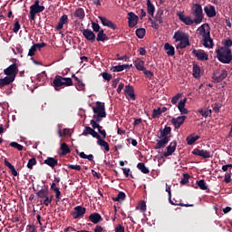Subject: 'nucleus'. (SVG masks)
<instances>
[{"label": "nucleus", "instance_id": "603ef678", "mask_svg": "<svg viewBox=\"0 0 232 232\" xmlns=\"http://www.w3.org/2000/svg\"><path fill=\"white\" fill-rule=\"evenodd\" d=\"M79 157L81 159H87V160H93V154L86 155L84 152H80Z\"/></svg>", "mask_w": 232, "mask_h": 232}, {"label": "nucleus", "instance_id": "a211bd4d", "mask_svg": "<svg viewBox=\"0 0 232 232\" xmlns=\"http://www.w3.org/2000/svg\"><path fill=\"white\" fill-rule=\"evenodd\" d=\"M34 191H36V196L38 197V198H40V200L50 195V190L48 189V186L46 185H44L42 189L38 190L34 188Z\"/></svg>", "mask_w": 232, "mask_h": 232}, {"label": "nucleus", "instance_id": "a19ab883", "mask_svg": "<svg viewBox=\"0 0 232 232\" xmlns=\"http://www.w3.org/2000/svg\"><path fill=\"white\" fill-rule=\"evenodd\" d=\"M60 150L63 155H68V153H71L72 151L66 143H62Z\"/></svg>", "mask_w": 232, "mask_h": 232}, {"label": "nucleus", "instance_id": "2f4dec72", "mask_svg": "<svg viewBox=\"0 0 232 232\" xmlns=\"http://www.w3.org/2000/svg\"><path fill=\"white\" fill-rule=\"evenodd\" d=\"M97 144L98 146H101V148H103L105 151H110V144H108V141L102 140L100 136V138H97Z\"/></svg>", "mask_w": 232, "mask_h": 232}, {"label": "nucleus", "instance_id": "37998d69", "mask_svg": "<svg viewBox=\"0 0 232 232\" xmlns=\"http://www.w3.org/2000/svg\"><path fill=\"white\" fill-rule=\"evenodd\" d=\"M196 184L199 187V189H202V191H206V189H208V185L206 184V181L204 179L196 181Z\"/></svg>", "mask_w": 232, "mask_h": 232}, {"label": "nucleus", "instance_id": "4be33fe9", "mask_svg": "<svg viewBox=\"0 0 232 232\" xmlns=\"http://www.w3.org/2000/svg\"><path fill=\"white\" fill-rule=\"evenodd\" d=\"M187 117L186 116H179L178 118H172L171 123L175 126L177 130L180 128L181 125L184 124V121H186Z\"/></svg>", "mask_w": 232, "mask_h": 232}, {"label": "nucleus", "instance_id": "dca6fc26", "mask_svg": "<svg viewBox=\"0 0 232 232\" xmlns=\"http://www.w3.org/2000/svg\"><path fill=\"white\" fill-rule=\"evenodd\" d=\"M82 135L84 137H88V135H92V137H93V139H101V135L98 134L97 131H95L92 127L90 126H85L83 131H82Z\"/></svg>", "mask_w": 232, "mask_h": 232}, {"label": "nucleus", "instance_id": "13d9d810", "mask_svg": "<svg viewBox=\"0 0 232 232\" xmlns=\"http://www.w3.org/2000/svg\"><path fill=\"white\" fill-rule=\"evenodd\" d=\"M220 108H222L221 103L216 102V103L212 104V109L214 110V111L216 113H218L220 111Z\"/></svg>", "mask_w": 232, "mask_h": 232}, {"label": "nucleus", "instance_id": "bb28decb", "mask_svg": "<svg viewBox=\"0 0 232 232\" xmlns=\"http://www.w3.org/2000/svg\"><path fill=\"white\" fill-rule=\"evenodd\" d=\"M160 139H169V133H171V127L165 126L164 129H160Z\"/></svg>", "mask_w": 232, "mask_h": 232}, {"label": "nucleus", "instance_id": "9d476101", "mask_svg": "<svg viewBox=\"0 0 232 232\" xmlns=\"http://www.w3.org/2000/svg\"><path fill=\"white\" fill-rule=\"evenodd\" d=\"M92 111L94 115H105L106 116V108L104 103L101 102H96V107H92Z\"/></svg>", "mask_w": 232, "mask_h": 232}, {"label": "nucleus", "instance_id": "58836bf2", "mask_svg": "<svg viewBox=\"0 0 232 232\" xmlns=\"http://www.w3.org/2000/svg\"><path fill=\"white\" fill-rule=\"evenodd\" d=\"M113 202H122L126 200V193L121 191L118 193L117 197L112 198Z\"/></svg>", "mask_w": 232, "mask_h": 232}, {"label": "nucleus", "instance_id": "f257e3e1", "mask_svg": "<svg viewBox=\"0 0 232 232\" xmlns=\"http://www.w3.org/2000/svg\"><path fill=\"white\" fill-rule=\"evenodd\" d=\"M198 32H199V35L203 38V46L205 48H213V39H211V32L209 31V24H203L201 26L198 28Z\"/></svg>", "mask_w": 232, "mask_h": 232}, {"label": "nucleus", "instance_id": "052dcab7", "mask_svg": "<svg viewBox=\"0 0 232 232\" xmlns=\"http://www.w3.org/2000/svg\"><path fill=\"white\" fill-rule=\"evenodd\" d=\"M92 26L93 32L99 33L101 31V25H99L97 23L92 22Z\"/></svg>", "mask_w": 232, "mask_h": 232}, {"label": "nucleus", "instance_id": "5701e85b", "mask_svg": "<svg viewBox=\"0 0 232 232\" xmlns=\"http://www.w3.org/2000/svg\"><path fill=\"white\" fill-rule=\"evenodd\" d=\"M226 77H227V71L222 70L219 75L213 74L212 79L216 82H222Z\"/></svg>", "mask_w": 232, "mask_h": 232}, {"label": "nucleus", "instance_id": "4c0bfd02", "mask_svg": "<svg viewBox=\"0 0 232 232\" xmlns=\"http://www.w3.org/2000/svg\"><path fill=\"white\" fill-rule=\"evenodd\" d=\"M198 139H200V136L197 135V136H188L186 140H187V144L188 146H193L194 142H197V140H198Z\"/></svg>", "mask_w": 232, "mask_h": 232}, {"label": "nucleus", "instance_id": "864d4df0", "mask_svg": "<svg viewBox=\"0 0 232 232\" xmlns=\"http://www.w3.org/2000/svg\"><path fill=\"white\" fill-rule=\"evenodd\" d=\"M35 52H37V46L35 44L32 45L28 52L29 57H34L35 55Z\"/></svg>", "mask_w": 232, "mask_h": 232}, {"label": "nucleus", "instance_id": "774afa93", "mask_svg": "<svg viewBox=\"0 0 232 232\" xmlns=\"http://www.w3.org/2000/svg\"><path fill=\"white\" fill-rule=\"evenodd\" d=\"M114 231H115V232H124L125 229H124V227H122V225L118 224V225L115 227Z\"/></svg>", "mask_w": 232, "mask_h": 232}, {"label": "nucleus", "instance_id": "a18cd8bd", "mask_svg": "<svg viewBox=\"0 0 232 232\" xmlns=\"http://www.w3.org/2000/svg\"><path fill=\"white\" fill-rule=\"evenodd\" d=\"M187 46H189V38L179 42L178 44V48H180L181 50H184Z\"/></svg>", "mask_w": 232, "mask_h": 232}, {"label": "nucleus", "instance_id": "49530a36", "mask_svg": "<svg viewBox=\"0 0 232 232\" xmlns=\"http://www.w3.org/2000/svg\"><path fill=\"white\" fill-rule=\"evenodd\" d=\"M37 164V160L35 158H32L28 160L27 168L28 169H34V166Z\"/></svg>", "mask_w": 232, "mask_h": 232}, {"label": "nucleus", "instance_id": "1a4fd4ad", "mask_svg": "<svg viewBox=\"0 0 232 232\" xmlns=\"http://www.w3.org/2000/svg\"><path fill=\"white\" fill-rule=\"evenodd\" d=\"M124 93L128 101H135L137 99L135 96V89L130 84L125 86Z\"/></svg>", "mask_w": 232, "mask_h": 232}, {"label": "nucleus", "instance_id": "a878e982", "mask_svg": "<svg viewBox=\"0 0 232 232\" xmlns=\"http://www.w3.org/2000/svg\"><path fill=\"white\" fill-rule=\"evenodd\" d=\"M44 164H46L53 169V168L59 164V160L55 158L48 157L45 160H44Z\"/></svg>", "mask_w": 232, "mask_h": 232}, {"label": "nucleus", "instance_id": "4468645a", "mask_svg": "<svg viewBox=\"0 0 232 232\" xmlns=\"http://www.w3.org/2000/svg\"><path fill=\"white\" fill-rule=\"evenodd\" d=\"M179 21H181V23H184V24H186L187 26H191V24H193L195 23V19H191V16H186L184 15V13H178L177 14Z\"/></svg>", "mask_w": 232, "mask_h": 232}, {"label": "nucleus", "instance_id": "f704fd0d", "mask_svg": "<svg viewBox=\"0 0 232 232\" xmlns=\"http://www.w3.org/2000/svg\"><path fill=\"white\" fill-rule=\"evenodd\" d=\"M86 14L84 13V9L79 7L75 10L74 12V17H77L78 19H80V21H82V19H84Z\"/></svg>", "mask_w": 232, "mask_h": 232}, {"label": "nucleus", "instance_id": "f8f14e48", "mask_svg": "<svg viewBox=\"0 0 232 232\" xmlns=\"http://www.w3.org/2000/svg\"><path fill=\"white\" fill-rule=\"evenodd\" d=\"M192 155H197L198 157H202V159H211V152L209 150L194 149L192 150Z\"/></svg>", "mask_w": 232, "mask_h": 232}, {"label": "nucleus", "instance_id": "aec40b11", "mask_svg": "<svg viewBox=\"0 0 232 232\" xmlns=\"http://www.w3.org/2000/svg\"><path fill=\"white\" fill-rule=\"evenodd\" d=\"M161 140H156L157 144L154 146V150H164L166 145L169 142V138H160Z\"/></svg>", "mask_w": 232, "mask_h": 232}, {"label": "nucleus", "instance_id": "423d86ee", "mask_svg": "<svg viewBox=\"0 0 232 232\" xmlns=\"http://www.w3.org/2000/svg\"><path fill=\"white\" fill-rule=\"evenodd\" d=\"M17 73H19V65H17L16 62L4 70V74L14 80L17 77Z\"/></svg>", "mask_w": 232, "mask_h": 232}, {"label": "nucleus", "instance_id": "473e14b6", "mask_svg": "<svg viewBox=\"0 0 232 232\" xmlns=\"http://www.w3.org/2000/svg\"><path fill=\"white\" fill-rule=\"evenodd\" d=\"M164 9H158L157 14L155 15V19L159 24H162L164 23Z\"/></svg>", "mask_w": 232, "mask_h": 232}, {"label": "nucleus", "instance_id": "e433bc0d", "mask_svg": "<svg viewBox=\"0 0 232 232\" xmlns=\"http://www.w3.org/2000/svg\"><path fill=\"white\" fill-rule=\"evenodd\" d=\"M137 168L141 171V173H144V175H148L150 173V169H148L143 162L138 163Z\"/></svg>", "mask_w": 232, "mask_h": 232}, {"label": "nucleus", "instance_id": "b1692460", "mask_svg": "<svg viewBox=\"0 0 232 232\" xmlns=\"http://www.w3.org/2000/svg\"><path fill=\"white\" fill-rule=\"evenodd\" d=\"M64 24H68V16L63 14L60 17L58 24L55 26L56 30H63Z\"/></svg>", "mask_w": 232, "mask_h": 232}, {"label": "nucleus", "instance_id": "69168bd1", "mask_svg": "<svg viewBox=\"0 0 232 232\" xmlns=\"http://www.w3.org/2000/svg\"><path fill=\"white\" fill-rule=\"evenodd\" d=\"M102 77L104 79V81H108V82L111 81V74L108 72H102Z\"/></svg>", "mask_w": 232, "mask_h": 232}, {"label": "nucleus", "instance_id": "f03ea898", "mask_svg": "<svg viewBox=\"0 0 232 232\" xmlns=\"http://www.w3.org/2000/svg\"><path fill=\"white\" fill-rule=\"evenodd\" d=\"M66 86H73V80L72 78H65L61 75H56L53 81V87L56 92H60L61 88Z\"/></svg>", "mask_w": 232, "mask_h": 232}, {"label": "nucleus", "instance_id": "6ab92c4d", "mask_svg": "<svg viewBox=\"0 0 232 232\" xmlns=\"http://www.w3.org/2000/svg\"><path fill=\"white\" fill-rule=\"evenodd\" d=\"M128 15L129 27L133 28L134 26H137V23H139V16H137L133 12H130Z\"/></svg>", "mask_w": 232, "mask_h": 232}, {"label": "nucleus", "instance_id": "c03bdc74", "mask_svg": "<svg viewBox=\"0 0 232 232\" xmlns=\"http://www.w3.org/2000/svg\"><path fill=\"white\" fill-rule=\"evenodd\" d=\"M41 204H44V206H50V204H52V198H50V196H45V198H43L40 200Z\"/></svg>", "mask_w": 232, "mask_h": 232}, {"label": "nucleus", "instance_id": "7c9ffc66", "mask_svg": "<svg viewBox=\"0 0 232 232\" xmlns=\"http://www.w3.org/2000/svg\"><path fill=\"white\" fill-rule=\"evenodd\" d=\"M164 50L169 57H173V55H175V47H173V45L165 44Z\"/></svg>", "mask_w": 232, "mask_h": 232}, {"label": "nucleus", "instance_id": "09e8293b", "mask_svg": "<svg viewBox=\"0 0 232 232\" xmlns=\"http://www.w3.org/2000/svg\"><path fill=\"white\" fill-rule=\"evenodd\" d=\"M11 148H15L16 150H18V151H23V150H24V147L15 141H12L10 143Z\"/></svg>", "mask_w": 232, "mask_h": 232}, {"label": "nucleus", "instance_id": "bf43d9fd", "mask_svg": "<svg viewBox=\"0 0 232 232\" xmlns=\"http://www.w3.org/2000/svg\"><path fill=\"white\" fill-rule=\"evenodd\" d=\"M160 115H162L160 112V108L154 109L152 111V119H157V117H159Z\"/></svg>", "mask_w": 232, "mask_h": 232}, {"label": "nucleus", "instance_id": "4d7b16f0", "mask_svg": "<svg viewBox=\"0 0 232 232\" xmlns=\"http://www.w3.org/2000/svg\"><path fill=\"white\" fill-rule=\"evenodd\" d=\"M137 209H140V211L144 213L146 211V201H140L137 207Z\"/></svg>", "mask_w": 232, "mask_h": 232}, {"label": "nucleus", "instance_id": "de8ad7c7", "mask_svg": "<svg viewBox=\"0 0 232 232\" xmlns=\"http://www.w3.org/2000/svg\"><path fill=\"white\" fill-rule=\"evenodd\" d=\"M189 178H190L189 174L184 173L183 179L180 180L181 186H186V184L189 182Z\"/></svg>", "mask_w": 232, "mask_h": 232}, {"label": "nucleus", "instance_id": "9b49d317", "mask_svg": "<svg viewBox=\"0 0 232 232\" xmlns=\"http://www.w3.org/2000/svg\"><path fill=\"white\" fill-rule=\"evenodd\" d=\"M177 150V140H173L169 143V145L167 147V151L163 152V156L161 159H164V157H170V155H173L175 153V150Z\"/></svg>", "mask_w": 232, "mask_h": 232}, {"label": "nucleus", "instance_id": "0e129e2a", "mask_svg": "<svg viewBox=\"0 0 232 232\" xmlns=\"http://www.w3.org/2000/svg\"><path fill=\"white\" fill-rule=\"evenodd\" d=\"M111 70L112 72H123L124 67L122 65H116V66H112Z\"/></svg>", "mask_w": 232, "mask_h": 232}, {"label": "nucleus", "instance_id": "cd10ccee", "mask_svg": "<svg viewBox=\"0 0 232 232\" xmlns=\"http://www.w3.org/2000/svg\"><path fill=\"white\" fill-rule=\"evenodd\" d=\"M96 41L98 43H104V41H110V38H108V35L104 34V29H101L97 34Z\"/></svg>", "mask_w": 232, "mask_h": 232}, {"label": "nucleus", "instance_id": "72a5a7b5", "mask_svg": "<svg viewBox=\"0 0 232 232\" xmlns=\"http://www.w3.org/2000/svg\"><path fill=\"white\" fill-rule=\"evenodd\" d=\"M134 65L136 66V70H138L139 72L146 71V67H144V61H142L140 59H137L134 62Z\"/></svg>", "mask_w": 232, "mask_h": 232}, {"label": "nucleus", "instance_id": "20e7f679", "mask_svg": "<svg viewBox=\"0 0 232 232\" xmlns=\"http://www.w3.org/2000/svg\"><path fill=\"white\" fill-rule=\"evenodd\" d=\"M39 3V0H35L34 5L30 6L29 20L31 23L35 21V15H37V14H41L45 10L44 5H40Z\"/></svg>", "mask_w": 232, "mask_h": 232}, {"label": "nucleus", "instance_id": "f3484780", "mask_svg": "<svg viewBox=\"0 0 232 232\" xmlns=\"http://www.w3.org/2000/svg\"><path fill=\"white\" fill-rule=\"evenodd\" d=\"M98 18L100 19L103 26H106L107 28H111V30H117V25L114 24L113 22H111L108 18L104 16H98Z\"/></svg>", "mask_w": 232, "mask_h": 232}, {"label": "nucleus", "instance_id": "8fccbe9b", "mask_svg": "<svg viewBox=\"0 0 232 232\" xmlns=\"http://www.w3.org/2000/svg\"><path fill=\"white\" fill-rule=\"evenodd\" d=\"M198 113H200V115L205 118L211 117V110H199Z\"/></svg>", "mask_w": 232, "mask_h": 232}, {"label": "nucleus", "instance_id": "c9c22d12", "mask_svg": "<svg viewBox=\"0 0 232 232\" xmlns=\"http://www.w3.org/2000/svg\"><path fill=\"white\" fill-rule=\"evenodd\" d=\"M147 12L149 15H154L155 14V5L151 4V0H147Z\"/></svg>", "mask_w": 232, "mask_h": 232}, {"label": "nucleus", "instance_id": "338daca9", "mask_svg": "<svg viewBox=\"0 0 232 232\" xmlns=\"http://www.w3.org/2000/svg\"><path fill=\"white\" fill-rule=\"evenodd\" d=\"M143 73H144V75L148 78V79H151L152 77H153V72H151V71H149V70H146L145 69V71H143Z\"/></svg>", "mask_w": 232, "mask_h": 232}, {"label": "nucleus", "instance_id": "680f3d73", "mask_svg": "<svg viewBox=\"0 0 232 232\" xmlns=\"http://www.w3.org/2000/svg\"><path fill=\"white\" fill-rule=\"evenodd\" d=\"M224 46L223 48H231L232 46V40L231 39H226L225 42L223 43Z\"/></svg>", "mask_w": 232, "mask_h": 232}, {"label": "nucleus", "instance_id": "0eeeda50", "mask_svg": "<svg viewBox=\"0 0 232 232\" xmlns=\"http://www.w3.org/2000/svg\"><path fill=\"white\" fill-rule=\"evenodd\" d=\"M85 214H86V208L82 206L75 207L74 210L71 212V215L74 219L81 218V217H83Z\"/></svg>", "mask_w": 232, "mask_h": 232}, {"label": "nucleus", "instance_id": "3c124183", "mask_svg": "<svg viewBox=\"0 0 232 232\" xmlns=\"http://www.w3.org/2000/svg\"><path fill=\"white\" fill-rule=\"evenodd\" d=\"M92 119H94V122H97L99 124V122H101L102 119H106V115L94 114L92 116Z\"/></svg>", "mask_w": 232, "mask_h": 232}, {"label": "nucleus", "instance_id": "e2e57ef3", "mask_svg": "<svg viewBox=\"0 0 232 232\" xmlns=\"http://www.w3.org/2000/svg\"><path fill=\"white\" fill-rule=\"evenodd\" d=\"M182 96V94L178 93L177 95H175L172 99H171V103L172 104H177V102H179V100L180 99V97Z\"/></svg>", "mask_w": 232, "mask_h": 232}, {"label": "nucleus", "instance_id": "ddd939ff", "mask_svg": "<svg viewBox=\"0 0 232 232\" xmlns=\"http://www.w3.org/2000/svg\"><path fill=\"white\" fill-rule=\"evenodd\" d=\"M82 34L87 41H89L90 43H95L96 36H95V33H93V31H92L90 29H83V30H82Z\"/></svg>", "mask_w": 232, "mask_h": 232}, {"label": "nucleus", "instance_id": "393cba45", "mask_svg": "<svg viewBox=\"0 0 232 232\" xmlns=\"http://www.w3.org/2000/svg\"><path fill=\"white\" fill-rule=\"evenodd\" d=\"M89 220H91L92 224H99V222H102V217L101 214L94 212L89 216Z\"/></svg>", "mask_w": 232, "mask_h": 232}, {"label": "nucleus", "instance_id": "ea45409f", "mask_svg": "<svg viewBox=\"0 0 232 232\" xmlns=\"http://www.w3.org/2000/svg\"><path fill=\"white\" fill-rule=\"evenodd\" d=\"M193 77L195 79H198V77H200V66H198V64L197 63H193Z\"/></svg>", "mask_w": 232, "mask_h": 232}, {"label": "nucleus", "instance_id": "2eb2a0df", "mask_svg": "<svg viewBox=\"0 0 232 232\" xmlns=\"http://www.w3.org/2000/svg\"><path fill=\"white\" fill-rule=\"evenodd\" d=\"M173 39H175L176 43H180L182 41H186L189 39V35L180 30L175 32Z\"/></svg>", "mask_w": 232, "mask_h": 232}, {"label": "nucleus", "instance_id": "6e6d98bb", "mask_svg": "<svg viewBox=\"0 0 232 232\" xmlns=\"http://www.w3.org/2000/svg\"><path fill=\"white\" fill-rule=\"evenodd\" d=\"M149 21L154 30H159V28H160V24H157V22H155L151 17L149 18Z\"/></svg>", "mask_w": 232, "mask_h": 232}, {"label": "nucleus", "instance_id": "39448f33", "mask_svg": "<svg viewBox=\"0 0 232 232\" xmlns=\"http://www.w3.org/2000/svg\"><path fill=\"white\" fill-rule=\"evenodd\" d=\"M192 15L195 16V24H200V23H202V20L204 19L202 5H200L199 4H195L192 7Z\"/></svg>", "mask_w": 232, "mask_h": 232}, {"label": "nucleus", "instance_id": "7ed1b4c3", "mask_svg": "<svg viewBox=\"0 0 232 232\" xmlns=\"http://www.w3.org/2000/svg\"><path fill=\"white\" fill-rule=\"evenodd\" d=\"M221 50L216 51L218 61L223 64H229L232 61L231 49L222 47Z\"/></svg>", "mask_w": 232, "mask_h": 232}, {"label": "nucleus", "instance_id": "412c9836", "mask_svg": "<svg viewBox=\"0 0 232 232\" xmlns=\"http://www.w3.org/2000/svg\"><path fill=\"white\" fill-rule=\"evenodd\" d=\"M186 102H188V98H184L183 100L179 101L178 104V109L181 115H188V111L186 109Z\"/></svg>", "mask_w": 232, "mask_h": 232}, {"label": "nucleus", "instance_id": "5fc2aeb1", "mask_svg": "<svg viewBox=\"0 0 232 232\" xmlns=\"http://www.w3.org/2000/svg\"><path fill=\"white\" fill-rule=\"evenodd\" d=\"M19 30H21V24H19V20H15V23L14 24V28H13V32L14 34H17V32H19Z\"/></svg>", "mask_w": 232, "mask_h": 232}, {"label": "nucleus", "instance_id": "79ce46f5", "mask_svg": "<svg viewBox=\"0 0 232 232\" xmlns=\"http://www.w3.org/2000/svg\"><path fill=\"white\" fill-rule=\"evenodd\" d=\"M146 35V29L144 28H139L136 30V36L138 39H144Z\"/></svg>", "mask_w": 232, "mask_h": 232}, {"label": "nucleus", "instance_id": "c756f323", "mask_svg": "<svg viewBox=\"0 0 232 232\" xmlns=\"http://www.w3.org/2000/svg\"><path fill=\"white\" fill-rule=\"evenodd\" d=\"M204 12L208 17H215L217 15V11L215 10V6L211 5L210 7L205 6Z\"/></svg>", "mask_w": 232, "mask_h": 232}, {"label": "nucleus", "instance_id": "6e6552de", "mask_svg": "<svg viewBox=\"0 0 232 232\" xmlns=\"http://www.w3.org/2000/svg\"><path fill=\"white\" fill-rule=\"evenodd\" d=\"M192 55H195L198 61H208L209 54L204 50L192 49Z\"/></svg>", "mask_w": 232, "mask_h": 232}, {"label": "nucleus", "instance_id": "c85d7f7f", "mask_svg": "<svg viewBox=\"0 0 232 232\" xmlns=\"http://www.w3.org/2000/svg\"><path fill=\"white\" fill-rule=\"evenodd\" d=\"M14 78H11L10 76H6L5 78L0 79V88H5V86H8V84H12L14 82Z\"/></svg>", "mask_w": 232, "mask_h": 232}]
</instances>
